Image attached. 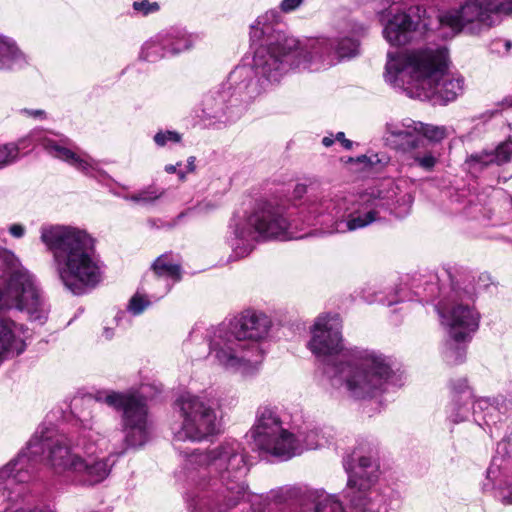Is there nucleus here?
<instances>
[{"label": "nucleus", "mask_w": 512, "mask_h": 512, "mask_svg": "<svg viewBox=\"0 0 512 512\" xmlns=\"http://www.w3.org/2000/svg\"><path fill=\"white\" fill-rule=\"evenodd\" d=\"M176 449L184 457L185 500L190 512H227L249 499L250 464L239 442L190 453Z\"/></svg>", "instance_id": "nucleus-1"}, {"label": "nucleus", "mask_w": 512, "mask_h": 512, "mask_svg": "<svg viewBox=\"0 0 512 512\" xmlns=\"http://www.w3.org/2000/svg\"><path fill=\"white\" fill-rule=\"evenodd\" d=\"M280 26L281 15L275 9L259 16L251 26V41L259 42L252 66H238L230 73L231 83L240 84L241 89L248 91V96H258L269 84L279 82L290 71H318L323 62L331 63L323 54L309 56L326 49L325 41H299L286 35Z\"/></svg>", "instance_id": "nucleus-2"}, {"label": "nucleus", "mask_w": 512, "mask_h": 512, "mask_svg": "<svg viewBox=\"0 0 512 512\" xmlns=\"http://www.w3.org/2000/svg\"><path fill=\"white\" fill-rule=\"evenodd\" d=\"M338 316L320 317L308 343L311 352L324 364L329 385L355 399L381 394L393 373L386 356L374 350L345 348Z\"/></svg>", "instance_id": "nucleus-3"}, {"label": "nucleus", "mask_w": 512, "mask_h": 512, "mask_svg": "<svg viewBox=\"0 0 512 512\" xmlns=\"http://www.w3.org/2000/svg\"><path fill=\"white\" fill-rule=\"evenodd\" d=\"M398 187L388 180L358 193L351 201L332 193L307 195L299 213L308 225L319 224L328 233H347L387 219L392 213Z\"/></svg>", "instance_id": "nucleus-4"}, {"label": "nucleus", "mask_w": 512, "mask_h": 512, "mask_svg": "<svg viewBox=\"0 0 512 512\" xmlns=\"http://www.w3.org/2000/svg\"><path fill=\"white\" fill-rule=\"evenodd\" d=\"M385 79L411 96L433 97L442 104L454 101L463 92V78L446 72L448 50L426 47L393 55L387 54Z\"/></svg>", "instance_id": "nucleus-5"}, {"label": "nucleus", "mask_w": 512, "mask_h": 512, "mask_svg": "<svg viewBox=\"0 0 512 512\" xmlns=\"http://www.w3.org/2000/svg\"><path fill=\"white\" fill-rule=\"evenodd\" d=\"M41 241L52 253L59 280L74 295H82L102 280V263L95 240L86 231L69 226H44Z\"/></svg>", "instance_id": "nucleus-6"}, {"label": "nucleus", "mask_w": 512, "mask_h": 512, "mask_svg": "<svg viewBox=\"0 0 512 512\" xmlns=\"http://www.w3.org/2000/svg\"><path fill=\"white\" fill-rule=\"evenodd\" d=\"M93 439L91 427L89 431L83 432L77 448H81L87 457L76 453L65 436L38 437L34 436L28 443V451L41 458L46 453L45 459L54 471L59 475H72L77 481L86 486H93L104 481L110 474L115 463L113 455L98 458L95 456L97 450L94 444L89 443Z\"/></svg>", "instance_id": "nucleus-7"}, {"label": "nucleus", "mask_w": 512, "mask_h": 512, "mask_svg": "<svg viewBox=\"0 0 512 512\" xmlns=\"http://www.w3.org/2000/svg\"><path fill=\"white\" fill-rule=\"evenodd\" d=\"M445 273L450 280V307L442 304L438 312L449 336L444 357L448 364L455 365L465 359L466 343L479 327L480 314L473 305L477 296L474 277L464 272L452 275L446 270Z\"/></svg>", "instance_id": "nucleus-8"}, {"label": "nucleus", "mask_w": 512, "mask_h": 512, "mask_svg": "<svg viewBox=\"0 0 512 512\" xmlns=\"http://www.w3.org/2000/svg\"><path fill=\"white\" fill-rule=\"evenodd\" d=\"M248 436L255 450L260 454L287 461L300 455L305 449H317L324 443L318 429L296 436L283 426L277 409L268 405L260 406L254 425Z\"/></svg>", "instance_id": "nucleus-9"}, {"label": "nucleus", "mask_w": 512, "mask_h": 512, "mask_svg": "<svg viewBox=\"0 0 512 512\" xmlns=\"http://www.w3.org/2000/svg\"><path fill=\"white\" fill-rule=\"evenodd\" d=\"M447 136L445 126L407 119L402 122H387L383 139L388 147L403 155L407 165L431 172L440 157V153L434 149V144Z\"/></svg>", "instance_id": "nucleus-10"}, {"label": "nucleus", "mask_w": 512, "mask_h": 512, "mask_svg": "<svg viewBox=\"0 0 512 512\" xmlns=\"http://www.w3.org/2000/svg\"><path fill=\"white\" fill-rule=\"evenodd\" d=\"M293 221L285 216L282 206L271 202L257 204L244 220L230 225L231 236L228 244L235 258L248 256L260 239L290 240L303 238L292 232Z\"/></svg>", "instance_id": "nucleus-11"}, {"label": "nucleus", "mask_w": 512, "mask_h": 512, "mask_svg": "<svg viewBox=\"0 0 512 512\" xmlns=\"http://www.w3.org/2000/svg\"><path fill=\"white\" fill-rule=\"evenodd\" d=\"M209 356L225 371L250 376L259 370L264 351L258 343L242 341L221 324L209 334Z\"/></svg>", "instance_id": "nucleus-12"}, {"label": "nucleus", "mask_w": 512, "mask_h": 512, "mask_svg": "<svg viewBox=\"0 0 512 512\" xmlns=\"http://www.w3.org/2000/svg\"><path fill=\"white\" fill-rule=\"evenodd\" d=\"M363 449L356 448L343 458V466L348 473L344 497L349 501L353 512H382L384 498L371 486L377 478L378 467L370 455H362Z\"/></svg>", "instance_id": "nucleus-13"}, {"label": "nucleus", "mask_w": 512, "mask_h": 512, "mask_svg": "<svg viewBox=\"0 0 512 512\" xmlns=\"http://www.w3.org/2000/svg\"><path fill=\"white\" fill-rule=\"evenodd\" d=\"M97 402L105 403L116 411H121V425L125 447H140L149 439L150 422L145 398L134 393H122L113 390H101L94 394Z\"/></svg>", "instance_id": "nucleus-14"}, {"label": "nucleus", "mask_w": 512, "mask_h": 512, "mask_svg": "<svg viewBox=\"0 0 512 512\" xmlns=\"http://www.w3.org/2000/svg\"><path fill=\"white\" fill-rule=\"evenodd\" d=\"M511 13L512 0H466L458 8L439 11L437 23L449 28L453 35L463 30L476 33L481 26H492L494 15Z\"/></svg>", "instance_id": "nucleus-15"}, {"label": "nucleus", "mask_w": 512, "mask_h": 512, "mask_svg": "<svg viewBox=\"0 0 512 512\" xmlns=\"http://www.w3.org/2000/svg\"><path fill=\"white\" fill-rule=\"evenodd\" d=\"M12 307L38 321L46 319L49 311L35 276L22 266L10 269L5 292L0 290V311Z\"/></svg>", "instance_id": "nucleus-16"}, {"label": "nucleus", "mask_w": 512, "mask_h": 512, "mask_svg": "<svg viewBox=\"0 0 512 512\" xmlns=\"http://www.w3.org/2000/svg\"><path fill=\"white\" fill-rule=\"evenodd\" d=\"M175 404L183 418L181 429L175 433V441H201L217 432L215 403L211 399L187 392Z\"/></svg>", "instance_id": "nucleus-17"}, {"label": "nucleus", "mask_w": 512, "mask_h": 512, "mask_svg": "<svg viewBox=\"0 0 512 512\" xmlns=\"http://www.w3.org/2000/svg\"><path fill=\"white\" fill-rule=\"evenodd\" d=\"M254 98L248 96V91L241 89L240 84L231 83L229 75L225 82L203 96L201 117L212 124L234 121L242 112V104Z\"/></svg>", "instance_id": "nucleus-18"}, {"label": "nucleus", "mask_w": 512, "mask_h": 512, "mask_svg": "<svg viewBox=\"0 0 512 512\" xmlns=\"http://www.w3.org/2000/svg\"><path fill=\"white\" fill-rule=\"evenodd\" d=\"M424 15L425 10L419 6L395 14L384 27V38L391 45L402 46L433 30L431 24L425 21Z\"/></svg>", "instance_id": "nucleus-19"}, {"label": "nucleus", "mask_w": 512, "mask_h": 512, "mask_svg": "<svg viewBox=\"0 0 512 512\" xmlns=\"http://www.w3.org/2000/svg\"><path fill=\"white\" fill-rule=\"evenodd\" d=\"M224 326L242 341L255 342L260 345V341L264 339L270 329L271 322L268 317L253 310H245L240 315L232 319Z\"/></svg>", "instance_id": "nucleus-20"}, {"label": "nucleus", "mask_w": 512, "mask_h": 512, "mask_svg": "<svg viewBox=\"0 0 512 512\" xmlns=\"http://www.w3.org/2000/svg\"><path fill=\"white\" fill-rule=\"evenodd\" d=\"M350 32L351 36H341L334 41L326 38L316 39L317 41H325L327 48L318 53L313 52L309 56L315 57L323 54V56H327L331 60L329 64L323 62L321 69L334 65L336 60L356 56L359 51V37L365 34L366 28L363 25L355 24Z\"/></svg>", "instance_id": "nucleus-21"}, {"label": "nucleus", "mask_w": 512, "mask_h": 512, "mask_svg": "<svg viewBox=\"0 0 512 512\" xmlns=\"http://www.w3.org/2000/svg\"><path fill=\"white\" fill-rule=\"evenodd\" d=\"M39 144L51 156L66 161L81 172L89 176H95L97 163L91 158H81L70 147L71 141L68 138L55 140L50 137L38 139Z\"/></svg>", "instance_id": "nucleus-22"}, {"label": "nucleus", "mask_w": 512, "mask_h": 512, "mask_svg": "<svg viewBox=\"0 0 512 512\" xmlns=\"http://www.w3.org/2000/svg\"><path fill=\"white\" fill-rule=\"evenodd\" d=\"M25 332L23 325L9 318L0 317V362L10 355H19L25 350Z\"/></svg>", "instance_id": "nucleus-23"}, {"label": "nucleus", "mask_w": 512, "mask_h": 512, "mask_svg": "<svg viewBox=\"0 0 512 512\" xmlns=\"http://www.w3.org/2000/svg\"><path fill=\"white\" fill-rule=\"evenodd\" d=\"M452 398L447 407V416L451 422L457 424L468 419L472 403V392L464 378L451 382Z\"/></svg>", "instance_id": "nucleus-24"}, {"label": "nucleus", "mask_w": 512, "mask_h": 512, "mask_svg": "<svg viewBox=\"0 0 512 512\" xmlns=\"http://www.w3.org/2000/svg\"><path fill=\"white\" fill-rule=\"evenodd\" d=\"M508 473H512V433L497 444L496 454L487 469L486 479L491 480L493 485L499 488V477L507 476Z\"/></svg>", "instance_id": "nucleus-25"}, {"label": "nucleus", "mask_w": 512, "mask_h": 512, "mask_svg": "<svg viewBox=\"0 0 512 512\" xmlns=\"http://www.w3.org/2000/svg\"><path fill=\"white\" fill-rule=\"evenodd\" d=\"M507 405L504 399L480 398L473 403V417L479 425L489 428L501 422L506 414ZM490 434H493L490 429Z\"/></svg>", "instance_id": "nucleus-26"}, {"label": "nucleus", "mask_w": 512, "mask_h": 512, "mask_svg": "<svg viewBox=\"0 0 512 512\" xmlns=\"http://www.w3.org/2000/svg\"><path fill=\"white\" fill-rule=\"evenodd\" d=\"M27 64L26 56L15 41L0 35V70L22 68Z\"/></svg>", "instance_id": "nucleus-27"}, {"label": "nucleus", "mask_w": 512, "mask_h": 512, "mask_svg": "<svg viewBox=\"0 0 512 512\" xmlns=\"http://www.w3.org/2000/svg\"><path fill=\"white\" fill-rule=\"evenodd\" d=\"M155 276L177 282L181 279V263L172 253L160 255L152 265Z\"/></svg>", "instance_id": "nucleus-28"}, {"label": "nucleus", "mask_w": 512, "mask_h": 512, "mask_svg": "<svg viewBox=\"0 0 512 512\" xmlns=\"http://www.w3.org/2000/svg\"><path fill=\"white\" fill-rule=\"evenodd\" d=\"M161 35L170 56L186 51L192 46L190 36L183 30L171 28L161 32Z\"/></svg>", "instance_id": "nucleus-29"}, {"label": "nucleus", "mask_w": 512, "mask_h": 512, "mask_svg": "<svg viewBox=\"0 0 512 512\" xmlns=\"http://www.w3.org/2000/svg\"><path fill=\"white\" fill-rule=\"evenodd\" d=\"M167 56H170V54L161 33L145 42L140 53V58L148 62H156Z\"/></svg>", "instance_id": "nucleus-30"}, {"label": "nucleus", "mask_w": 512, "mask_h": 512, "mask_svg": "<svg viewBox=\"0 0 512 512\" xmlns=\"http://www.w3.org/2000/svg\"><path fill=\"white\" fill-rule=\"evenodd\" d=\"M493 158L491 150H482L480 152L470 154L465 160V165L469 173L477 175L495 164Z\"/></svg>", "instance_id": "nucleus-31"}, {"label": "nucleus", "mask_w": 512, "mask_h": 512, "mask_svg": "<svg viewBox=\"0 0 512 512\" xmlns=\"http://www.w3.org/2000/svg\"><path fill=\"white\" fill-rule=\"evenodd\" d=\"M512 477V473H508L507 476H500L499 480L501 481V485L498 487L493 485L491 480H487L488 482L483 484V490H497L500 491L501 501L504 504H512V482L509 483L508 479Z\"/></svg>", "instance_id": "nucleus-32"}, {"label": "nucleus", "mask_w": 512, "mask_h": 512, "mask_svg": "<svg viewBox=\"0 0 512 512\" xmlns=\"http://www.w3.org/2000/svg\"><path fill=\"white\" fill-rule=\"evenodd\" d=\"M163 194L164 190H160L155 186H149L138 193L127 197V199L136 203L151 204L161 198Z\"/></svg>", "instance_id": "nucleus-33"}, {"label": "nucleus", "mask_w": 512, "mask_h": 512, "mask_svg": "<svg viewBox=\"0 0 512 512\" xmlns=\"http://www.w3.org/2000/svg\"><path fill=\"white\" fill-rule=\"evenodd\" d=\"M19 150L15 143L0 145V169L15 162L19 157Z\"/></svg>", "instance_id": "nucleus-34"}, {"label": "nucleus", "mask_w": 512, "mask_h": 512, "mask_svg": "<svg viewBox=\"0 0 512 512\" xmlns=\"http://www.w3.org/2000/svg\"><path fill=\"white\" fill-rule=\"evenodd\" d=\"M495 165H503L509 162L512 158V140H506L497 145L494 150H491Z\"/></svg>", "instance_id": "nucleus-35"}, {"label": "nucleus", "mask_w": 512, "mask_h": 512, "mask_svg": "<svg viewBox=\"0 0 512 512\" xmlns=\"http://www.w3.org/2000/svg\"><path fill=\"white\" fill-rule=\"evenodd\" d=\"M315 512H346V510L334 496H327L317 502Z\"/></svg>", "instance_id": "nucleus-36"}, {"label": "nucleus", "mask_w": 512, "mask_h": 512, "mask_svg": "<svg viewBox=\"0 0 512 512\" xmlns=\"http://www.w3.org/2000/svg\"><path fill=\"white\" fill-rule=\"evenodd\" d=\"M156 145L163 147L168 143H178L181 141V135L176 131H159L154 136Z\"/></svg>", "instance_id": "nucleus-37"}, {"label": "nucleus", "mask_w": 512, "mask_h": 512, "mask_svg": "<svg viewBox=\"0 0 512 512\" xmlns=\"http://www.w3.org/2000/svg\"><path fill=\"white\" fill-rule=\"evenodd\" d=\"M512 47V42L508 39L496 38L490 43V50L492 53L498 55H506Z\"/></svg>", "instance_id": "nucleus-38"}, {"label": "nucleus", "mask_w": 512, "mask_h": 512, "mask_svg": "<svg viewBox=\"0 0 512 512\" xmlns=\"http://www.w3.org/2000/svg\"><path fill=\"white\" fill-rule=\"evenodd\" d=\"M149 301L144 297L135 294L129 301L128 309L134 315H138L144 311V309L149 305Z\"/></svg>", "instance_id": "nucleus-39"}, {"label": "nucleus", "mask_w": 512, "mask_h": 512, "mask_svg": "<svg viewBox=\"0 0 512 512\" xmlns=\"http://www.w3.org/2000/svg\"><path fill=\"white\" fill-rule=\"evenodd\" d=\"M134 10L141 12L143 15H148L149 13L156 12L159 10V5L157 2L150 3L148 0L135 1L133 3Z\"/></svg>", "instance_id": "nucleus-40"}, {"label": "nucleus", "mask_w": 512, "mask_h": 512, "mask_svg": "<svg viewBox=\"0 0 512 512\" xmlns=\"http://www.w3.org/2000/svg\"><path fill=\"white\" fill-rule=\"evenodd\" d=\"M357 160H358V162L365 163L367 166H370V167H372L378 163L384 165L388 162L387 157H385V156L379 157L378 154L371 155V156L362 155V156L358 157Z\"/></svg>", "instance_id": "nucleus-41"}, {"label": "nucleus", "mask_w": 512, "mask_h": 512, "mask_svg": "<svg viewBox=\"0 0 512 512\" xmlns=\"http://www.w3.org/2000/svg\"><path fill=\"white\" fill-rule=\"evenodd\" d=\"M305 0H282L279 9L283 13H291L298 9Z\"/></svg>", "instance_id": "nucleus-42"}, {"label": "nucleus", "mask_w": 512, "mask_h": 512, "mask_svg": "<svg viewBox=\"0 0 512 512\" xmlns=\"http://www.w3.org/2000/svg\"><path fill=\"white\" fill-rule=\"evenodd\" d=\"M9 232L13 237L21 238L25 233V228L21 224H13L10 226Z\"/></svg>", "instance_id": "nucleus-43"}, {"label": "nucleus", "mask_w": 512, "mask_h": 512, "mask_svg": "<svg viewBox=\"0 0 512 512\" xmlns=\"http://www.w3.org/2000/svg\"><path fill=\"white\" fill-rule=\"evenodd\" d=\"M336 140L340 141L343 147L347 150H350L353 146V142L345 138L344 132H338L336 134Z\"/></svg>", "instance_id": "nucleus-44"}, {"label": "nucleus", "mask_w": 512, "mask_h": 512, "mask_svg": "<svg viewBox=\"0 0 512 512\" xmlns=\"http://www.w3.org/2000/svg\"><path fill=\"white\" fill-rule=\"evenodd\" d=\"M24 113H26L27 115L29 116H32V117H35V118H41V119H44L45 116H46V113L44 110H41V109H36V110H29V109H25L23 110Z\"/></svg>", "instance_id": "nucleus-45"}, {"label": "nucleus", "mask_w": 512, "mask_h": 512, "mask_svg": "<svg viewBox=\"0 0 512 512\" xmlns=\"http://www.w3.org/2000/svg\"><path fill=\"white\" fill-rule=\"evenodd\" d=\"M187 167L190 172H193L195 170V157L191 156L187 160Z\"/></svg>", "instance_id": "nucleus-46"}, {"label": "nucleus", "mask_w": 512, "mask_h": 512, "mask_svg": "<svg viewBox=\"0 0 512 512\" xmlns=\"http://www.w3.org/2000/svg\"><path fill=\"white\" fill-rule=\"evenodd\" d=\"M334 143V139L331 136H326L322 139V144L326 147H330Z\"/></svg>", "instance_id": "nucleus-47"}, {"label": "nucleus", "mask_w": 512, "mask_h": 512, "mask_svg": "<svg viewBox=\"0 0 512 512\" xmlns=\"http://www.w3.org/2000/svg\"><path fill=\"white\" fill-rule=\"evenodd\" d=\"M178 165H180V164L178 163L177 165H172V164L166 165L165 171L169 174L175 173Z\"/></svg>", "instance_id": "nucleus-48"}, {"label": "nucleus", "mask_w": 512, "mask_h": 512, "mask_svg": "<svg viewBox=\"0 0 512 512\" xmlns=\"http://www.w3.org/2000/svg\"><path fill=\"white\" fill-rule=\"evenodd\" d=\"M104 336L106 339H111L113 336V331L110 328L104 329Z\"/></svg>", "instance_id": "nucleus-49"}, {"label": "nucleus", "mask_w": 512, "mask_h": 512, "mask_svg": "<svg viewBox=\"0 0 512 512\" xmlns=\"http://www.w3.org/2000/svg\"><path fill=\"white\" fill-rule=\"evenodd\" d=\"M196 209L198 210H202L201 206H199L198 208H192V209H189L186 213H180L177 217V219H181L182 217H184L187 213H190V212H194L196 211Z\"/></svg>", "instance_id": "nucleus-50"}, {"label": "nucleus", "mask_w": 512, "mask_h": 512, "mask_svg": "<svg viewBox=\"0 0 512 512\" xmlns=\"http://www.w3.org/2000/svg\"><path fill=\"white\" fill-rule=\"evenodd\" d=\"M402 301H404V298L395 299V300H389L387 304H388V306H391L393 304H396V303H399V302H402Z\"/></svg>", "instance_id": "nucleus-51"}, {"label": "nucleus", "mask_w": 512, "mask_h": 512, "mask_svg": "<svg viewBox=\"0 0 512 512\" xmlns=\"http://www.w3.org/2000/svg\"><path fill=\"white\" fill-rule=\"evenodd\" d=\"M305 190V187L304 186H298L296 189H295V192L297 194H299L300 192H303Z\"/></svg>", "instance_id": "nucleus-52"}, {"label": "nucleus", "mask_w": 512, "mask_h": 512, "mask_svg": "<svg viewBox=\"0 0 512 512\" xmlns=\"http://www.w3.org/2000/svg\"><path fill=\"white\" fill-rule=\"evenodd\" d=\"M505 101L507 105L512 106V97L506 98Z\"/></svg>", "instance_id": "nucleus-53"}, {"label": "nucleus", "mask_w": 512, "mask_h": 512, "mask_svg": "<svg viewBox=\"0 0 512 512\" xmlns=\"http://www.w3.org/2000/svg\"><path fill=\"white\" fill-rule=\"evenodd\" d=\"M149 223L152 227L156 226L155 220H149Z\"/></svg>", "instance_id": "nucleus-54"}, {"label": "nucleus", "mask_w": 512, "mask_h": 512, "mask_svg": "<svg viewBox=\"0 0 512 512\" xmlns=\"http://www.w3.org/2000/svg\"><path fill=\"white\" fill-rule=\"evenodd\" d=\"M179 177H180V179H184L185 174L183 172H179Z\"/></svg>", "instance_id": "nucleus-55"}, {"label": "nucleus", "mask_w": 512, "mask_h": 512, "mask_svg": "<svg viewBox=\"0 0 512 512\" xmlns=\"http://www.w3.org/2000/svg\"><path fill=\"white\" fill-rule=\"evenodd\" d=\"M171 286L169 284L166 285V292L169 291Z\"/></svg>", "instance_id": "nucleus-56"}, {"label": "nucleus", "mask_w": 512, "mask_h": 512, "mask_svg": "<svg viewBox=\"0 0 512 512\" xmlns=\"http://www.w3.org/2000/svg\"><path fill=\"white\" fill-rule=\"evenodd\" d=\"M509 201H510V204H511V207H512V198L511 197L509 198Z\"/></svg>", "instance_id": "nucleus-57"}]
</instances>
